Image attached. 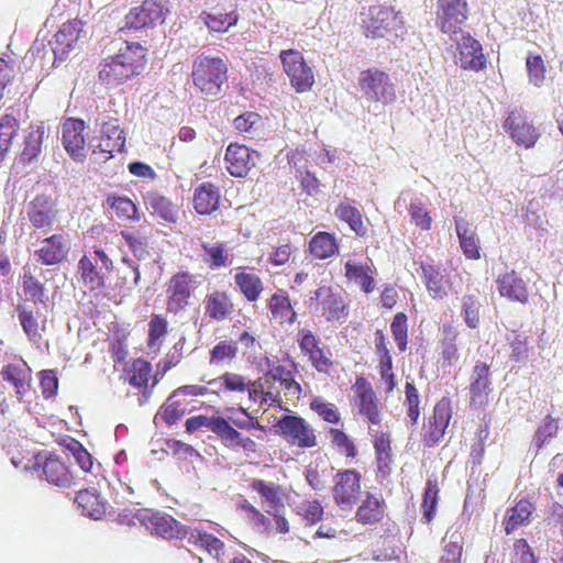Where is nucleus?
I'll list each match as a JSON object with an SVG mask.
<instances>
[{
    "label": "nucleus",
    "mask_w": 563,
    "mask_h": 563,
    "mask_svg": "<svg viewBox=\"0 0 563 563\" xmlns=\"http://www.w3.org/2000/svg\"><path fill=\"white\" fill-rule=\"evenodd\" d=\"M147 63V48L137 42L125 41L112 56L99 65V79L108 85H120L139 76Z\"/></svg>",
    "instance_id": "1"
},
{
    "label": "nucleus",
    "mask_w": 563,
    "mask_h": 563,
    "mask_svg": "<svg viewBox=\"0 0 563 563\" xmlns=\"http://www.w3.org/2000/svg\"><path fill=\"white\" fill-rule=\"evenodd\" d=\"M228 66L220 57L198 56L192 64V82L206 96H218L227 81Z\"/></svg>",
    "instance_id": "2"
},
{
    "label": "nucleus",
    "mask_w": 563,
    "mask_h": 563,
    "mask_svg": "<svg viewBox=\"0 0 563 563\" xmlns=\"http://www.w3.org/2000/svg\"><path fill=\"white\" fill-rule=\"evenodd\" d=\"M300 355L318 373L329 375L334 366L331 350L310 329H299L296 339Z\"/></svg>",
    "instance_id": "3"
},
{
    "label": "nucleus",
    "mask_w": 563,
    "mask_h": 563,
    "mask_svg": "<svg viewBox=\"0 0 563 563\" xmlns=\"http://www.w3.org/2000/svg\"><path fill=\"white\" fill-rule=\"evenodd\" d=\"M165 287L166 312L176 316L190 305L198 282L192 273L181 269L170 276Z\"/></svg>",
    "instance_id": "4"
},
{
    "label": "nucleus",
    "mask_w": 563,
    "mask_h": 563,
    "mask_svg": "<svg viewBox=\"0 0 563 563\" xmlns=\"http://www.w3.org/2000/svg\"><path fill=\"white\" fill-rule=\"evenodd\" d=\"M358 86L369 101L390 104L396 100V89L390 76L376 67L360 73Z\"/></svg>",
    "instance_id": "5"
},
{
    "label": "nucleus",
    "mask_w": 563,
    "mask_h": 563,
    "mask_svg": "<svg viewBox=\"0 0 563 563\" xmlns=\"http://www.w3.org/2000/svg\"><path fill=\"white\" fill-rule=\"evenodd\" d=\"M453 416L451 399L442 397L427 417L421 427V442L424 448L431 449L438 445L443 439Z\"/></svg>",
    "instance_id": "6"
},
{
    "label": "nucleus",
    "mask_w": 563,
    "mask_h": 563,
    "mask_svg": "<svg viewBox=\"0 0 563 563\" xmlns=\"http://www.w3.org/2000/svg\"><path fill=\"white\" fill-rule=\"evenodd\" d=\"M135 517L151 534L165 540H183L188 536V528L166 512L140 509Z\"/></svg>",
    "instance_id": "7"
},
{
    "label": "nucleus",
    "mask_w": 563,
    "mask_h": 563,
    "mask_svg": "<svg viewBox=\"0 0 563 563\" xmlns=\"http://www.w3.org/2000/svg\"><path fill=\"white\" fill-rule=\"evenodd\" d=\"M362 494V474L355 468L340 470L333 477L332 497L343 511H351Z\"/></svg>",
    "instance_id": "8"
},
{
    "label": "nucleus",
    "mask_w": 563,
    "mask_h": 563,
    "mask_svg": "<svg viewBox=\"0 0 563 563\" xmlns=\"http://www.w3.org/2000/svg\"><path fill=\"white\" fill-rule=\"evenodd\" d=\"M275 427L289 445L306 450L318 444L316 430L300 416L285 415L279 418Z\"/></svg>",
    "instance_id": "9"
},
{
    "label": "nucleus",
    "mask_w": 563,
    "mask_h": 563,
    "mask_svg": "<svg viewBox=\"0 0 563 563\" xmlns=\"http://www.w3.org/2000/svg\"><path fill=\"white\" fill-rule=\"evenodd\" d=\"M352 406L356 409L357 415L371 424H380L383 421V405L372 384L364 376H358L352 386Z\"/></svg>",
    "instance_id": "10"
},
{
    "label": "nucleus",
    "mask_w": 563,
    "mask_h": 563,
    "mask_svg": "<svg viewBox=\"0 0 563 563\" xmlns=\"http://www.w3.org/2000/svg\"><path fill=\"white\" fill-rule=\"evenodd\" d=\"M279 58L296 92L303 93L311 90L314 84V74L303 55L297 49H283L279 53Z\"/></svg>",
    "instance_id": "11"
},
{
    "label": "nucleus",
    "mask_w": 563,
    "mask_h": 563,
    "mask_svg": "<svg viewBox=\"0 0 563 563\" xmlns=\"http://www.w3.org/2000/svg\"><path fill=\"white\" fill-rule=\"evenodd\" d=\"M435 25L451 37L462 31L470 15L467 0H437Z\"/></svg>",
    "instance_id": "12"
},
{
    "label": "nucleus",
    "mask_w": 563,
    "mask_h": 563,
    "mask_svg": "<svg viewBox=\"0 0 563 563\" xmlns=\"http://www.w3.org/2000/svg\"><path fill=\"white\" fill-rule=\"evenodd\" d=\"M503 128L517 145L525 148L533 147L541 136L539 129L534 126L522 109L510 111Z\"/></svg>",
    "instance_id": "13"
},
{
    "label": "nucleus",
    "mask_w": 563,
    "mask_h": 563,
    "mask_svg": "<svg viewBox=\"0 0 563 563\" xmlns=\"http://www.w3.org/2000/svg\"><path fill=\"white\" fill-rule=\"evenodd\" d=\"M317 310L328 322H342L349 316V303L345 298L331 287L321 286L314 291Z\"/></svg>",
    "instance_id": "14"
},
{
    "label": "nucleus",
    "mask_w": 563,
    "mask_h": 563,
    "mask_svg": "<svg viewBox=\"0 0 563 563\" xmlns=\"http://www.w3.org/2000/svg\"><path fill=\"white\" fill-rule=\"evenodd\" d=\"M492 391L490 366L485 362H477L470 378V407L477 410L488 406Z\"/></svg>",
    "instance_id": "15"
},
{
    "label": "nucleus",
    "mask_w": 563,
    "mask_h": 563,
    "mask_svg": "<svg viewBox=\"0 0 563 563\" xmlns=\"http://www.w3.org/2000/svg\"><path fill=\"white\" fill-rule=\"evenodd\" d=\"M85 129V121L76 118L66 119L62 126V142L65 151L76 162H82L87 155Z\"/></svg>",
    "instance_id": "16"
},
{
    "label": "nucleus",
    "mask_w": 563,
    "mask_h": 563,
    "mask_svg": "<svg viewBox=\"0 0 563 563\" xmlns=\"http://www.w3.org/2000/svg\"><path fill=\"white\" fill-rule=\"evenodd\" d=\"M164 7L156 0H144L140 7L132 8L124 19L120 30H140L164 21Z\"/></svg>",
    "instance_id": "17"
},
{
    "label": "nucleus",
    "mask_w": 563,
    "mask_h": 563,
    "mask_svg": "<svg viewBox=\"0 0 563 563\" xmlns=\"http://www.w3.org/2000/svg\"><path fill=\"white\" fill-rule=\"evenodd\" d=\"M362 26L367 37L380 38L386 36L395 22V13L390 7L372 5L362 13Z\"/></svg>",
    "instance_id": "18"
},
{
    "label": "nucleus",
    "mask_w": 563,
    "mask_h": 563,
    "mask_svg": "<svg viewBox=\"0 0 563 563\" xmlns=\"http://www.w3.org/2000/svg\"><path fill=\"white\" fill-rule=\"evenodd\" d=\"M81 32L82 22L78 19L68 20L62 24L49 42L55 59L65 60L69 56L70 52L77 47Z\"/></svg>",
    "instance_id": "19"
},
{
    "label": "nucleus",
    "mask_w": 563,
    "mask_h": 563,
    "mask_svg": "<svg viewBox=\"0 0 563 563\" xmlns=\"http://www.w3.org/2000/svg\"><path fill=\"white\" fill-rule=\"evenodd\" d=\"M33 468H41L45 479L55 486L69 487L73 483V475L68 466L54 454H37Z\"/></svg>",
    "instance_id": "20"
},
{
    "label": "nucleus",
    "mask_w": 563,
    "mask_h": 563,
    "mask_svg": "<svg viewBox=\"0 0 563 563\" xmlns=\"http://www.w3.org/2000/svg\"><path fill=\"white\" fill-rule=\"evenodd\" d=\"M125 145V133L117 119H111L102 124L99 144L93 150V155H99L102 161H108L113 153L122 152Z\"/></svg>",
    "instance_id": "21"
},
{
    "label": "nucleus",
    "mask_w": 563,
    "mask_h": 563,
    "mask_svg": "<svg viewBox=\"0 0 563 563\" xmlns=\"http://www.w3.org/2000/svg\"><path fill=\"white\" fill-rule=\"evenodd\" d=\"M457 58L463 69L481 71L486 67L487 59L482 44L470 33L463 34L457 42Z\"/></svg>",
    "instance_id": "22"
},
{
    "label": "nucleus",
    "mask_w": 563,
    "mask_h": 563,
    "mask_svg": "<svg viewBox=\"0 0 563 563\" xmlns=\"http://www.w3.org/2000/svg\"><path fill=\"white\" fill-rule=\"evenodd\" d=\"M69 250L67 236L63 233H54L41 242V246L35 251V256L43 265L53 266L63 263L67 258Z\"/></svg>",
    "instance_id": "23"
},
{
    "label": "nucleus",
    "mask_w": 563,
    "mask_h": 563,
    "mask_svg": "<svg viewBox=\"0 0 563 563\" xmlns=\"http://www.w3.org/2000/svg\"><path fill=\"white\" fill-rule=\"evenodd\" d=\"M26 214L35 229H49L56 222L58 211L49 197L38 195L27 205Z\"/></svg>",
    "instance_id": "24"
},
{
    "label": "nucleus",
    "mask_w": 563,
    "mask_h": 563,
    "mask_svg": "<svg viewBox=\"0 0 563 563\" xmlns=\"http://www.w3.org/2000/svg\"><path fill=\"white\" fill-rule=\"evenodd\" d=\"M2 379L13 386L16 398L21 401L31 390L32 369L24 361L9 363L1 368Z\"/></svg>",
    "instance_id": "25"
},
{
    "label": "nucleus",
    "mask_w": 563,
    "mask_h": 563,
    "mask_svg": "<svg viewBox=\"0 0 563 563\" xmlns=\"http://www.w3.org/2000/svg\"><path fill=\"white\" fill-rule=\"evenodd\" d=\"M386 500L382 494L366 493L355 512V520L362 526H375L383 521L386 515Z\"/></svg>",
    "instance_id": "26"
},
{
    "label": "nucleus",
    "mask_w": 563,
    "mask_h": 563,
    "mask_svg": "<svg viewBox=\"0 0 563 563\" xmlns=\"http://www.w3.org/2000/svg\"><path fill=\"white\" fill-rule=\"evenodd\" d=\"M496 285L501 297L522 305L529 302L527 283L515 269L500 274L496 279Z\"/></svg>",
    "instance_id": "27"
},
{
    "label": "nucleus",
    "mask_w": 563,
    "mask_h": 563,
    "mask_svg": "<svg viewBox=\"0 0 563 563\" xmlns=\"http://www.w3.org/2000/svg\"><path fill=\"white\" fill-rule=\"evenodd\" d=\"M205 316L216 322L229 319L234 312V303L225 290L209 291L202 301Z\"/></svg>",
    "instance_id": "28"
},
{
    "label": "nucleus",
    "mask_w": 563,
    "mask_h": 563,
    "mask_svg": "<svg viewBox=\"0 0 563 563\" xmlns=\"http://www.w3.org/2000/svg\"><path fill=\"white\" fill-rule=\"evenodd\" d=\"M224 161L229 174L233 177H245L255 166L251 150L239 143L229 144Z\"/></svg>",
    "instance_id": "29"
},
{
    "label": "nucleus",
    "mask_w": 563,
    "mask_h": 563,
    "mask_svg": "<svg viewBox=\"0 0 563 563\" xmlns=\"http://www.w3.org/2000/svg\"><path fill=\"white\" fill-rule=\"evenodd\" d=\"M217 438L222 445L231 450H241L245 454H254L258 451L256 442L235 429L225 418L222 419Z\"/></svg>",
    "instance_id": "30"
},
{
    "label": "nucleus",
    "mask_w": 563,
    "mask_h": 563,
    "mask_svg": "<svg viewBox=\"0 0 563 563\" xmlns=\"http://www.w3.org/2000/svg\"><path fill=\"white\" fill-rule=\"evenodd\" d=\"M421 278L428 294L433 299H443L448 296L451 282L440 267L430 263H420Z\"/></svg>",
    "instance_id": "31"
},
{
    "label": "nucleus",
    "mask_w": 563,
    "mask_h": 563,
    "mask_svg": "<svg viewBox=\"0 0 563 563\" xmlns=\"http://www.w3.org/2000/svg\"><path fill=\"white\" fill-rule=\"evenodd\" d=\"M220 199L219 186L210 181L201 183L194 190V209L201 216H209L218 210Z\"/></svg>",
    "instance_id": "32"
},
{
    "label": "nucleus",
    "mask_w": 563,
    "mask_h": 563,
    "mask_svg": "<svg viewBox=\"0 0 563 563\" xmlns=\"http://www.w3.org/2000/svg\"><path fill=\"white\" fill-rule=\"evenodd\" d=\"M92 255H82L78 262V274L82 285L89 291L101 290L106 287V275Z\"/></svg>",
    "instance_id": "33"
},
{
    "label": "nucleus",
    "mask_w": 563,
    "mask_h": 563,
    "mask_svg": "<svg viewBox=\"0 0 563 563\" xmlns=\"http://www.w3.org/2000/svg\"><path fill=\"white\" fill-rule=\"evenodd\" d=\"M344 271L346 279L358 286L365 294L374 291L376 271L372 265L347 260L344 264Z\"/></svg>",
    "instance_id": "34"
},
{
    "label": "nucleus",
    "mask_w": 563,
    "mask_h": 563,
    "mask_svg": "<svg viewBox=\"0 0 563 563\" xmlns=\"http://www.w3.org/2000/svg\"><path fill=\"white\" fill-rule=\"evenodd\" d=\"M267 308L273 320L279 324H294L298 314L295 311L288 294L284 289L275 291L267 302Z\"/></svg>",
    "instance_id": "35"
},
{
    "label": "nucleus",
    "mask_w": 563,
    "mask_h": 563,
    "mask_svg": "<svg viewBox=\"0 0 563 563\" xmlns=\"http://www.w3.org/2000/svg\"><path fill=\"white\" fill-rule=\"evenodd\" d=\"M234 283L240 294L249 301L255 302L264 291L262 278L246 267H238L234 274Z\"/></svg>",
    "instance_id": "36"
},
{
    "label": "nucleus",
    "mask_w": 563,
    "mask_h": 563,
    "mask_svg": "<svg viewBox=\"0 0 563 563\" xmlns=\"http://www.w3.org/2000/svg\"><path fill=\"white\" fill-rule=\"evenodd\" d=\"M536 510L534 504L527 498L519 499L510 507L504 518V529L506 534H511L522 526H527Z\"/></svg>",
    "instance_id": "37"
},
{
    "label": "nucleus",
    "mask_w": 563,
    "mask_h": 563,
    "mask_svg": "<svg viewBox=\"0 0 563 563\" xmlns=\"http://www.w3.org/2000/svg\"><path fill=\"white\" fill-rule=\"evenodd\" d=\"M455 229L463 254L468 260H478L481 253L475 230L462 218L455 219Z\"/></svg>",
    "instance_id": "38"
},
{
    "label": "nucleus",
    "mask_w": 563,
    "mask_h": 563,
    "mask_svg": "<svg viewBox=\"0 0 563 563\" xmlns=\"http://www.w3.org/2000/svg\"><path fill=\"white\" fill-rule=\"evenodd\" d=\"M45 134L43 124H31L24 137V146L20 154V161L29 164L36 159L42 152V143Z\"/></svg>",
    "instance_id": "39"
},
{
    "label": "nucleus",
    "mask_w": 563,
    "mask_h": 563,
    "mask_svg": "<svg viewBox=\"0 0 563 563\" xmlns=\"http://www.w3.org/2000/svg\"><path fill=\"white\" fill-rule=\"evenodd\" d=\"M265 377L273 382H278L285 394L292 398H299L301 394V386L295 379L294 372L280 364H273L269 366Z\"/></svg>",
    "instance_id": "40"
},
{
    "label": "nucleus",
    "mask_w": 563,
    "mask_h": 563,
    "mask_svg": "<svg viewBox=\"0 0 563 563\" xmlns=\"http://www.w3.org/2000/svg\"><path fill=\"white\" fill-rule=\"evenodd\" d=\"M152 377V365L143 358H136L132 362L129 371V383L137 388L145 397L152 394L153 384L148 386Z\"/></svg>",
    "instance_id": "41"
},
{
    "label": "nucleus",
    "mask_w": 563,
    "mask_h": 563,
    "mask_svg": "<svg viewBox=\"0 0 563 563\" xmlns=\"http://www.w3.org/2000/svg\"><path fill=\"white\" fill-rule=\"evenodd\" d=\"M36 266L24 265L22 275V289L24 295L33 303H44L47 299L44 284L37 278Z\"/></svg>",
    "instance_id": "42"
},
{
    "label": "nucleus",
    "mask_w": 563,
    "mask_h": 563,
    "mask_svg": "<svg viewBox=\"0 0 563 563\" xmlns=\"http://www.w3.org/2000/svg\"><path fill=\"white\" fill-rule=\"evenodd\" d=\"M75 501L82 515L95 520L101 519L106 514L104 503L100 499V496L95 488L79 490Z\"/></svg>",
    "instance_id": "43"
},
{
    "label": "nucleus",
    "mask_w": 563,
    "mask_h": 563,
    "mask_svg": "<svg viewBox=\"0 0 563 563\" xmlns=\"http://www.w3.org/2000/svg\"><path fill=\"white\" fill-rule=\"evenodd\" d=\"M309 252L318 260H327L339 252V243L333 233L320 231L309 241Z\"/></svg>",
    "instance_id": "44"
},
{
    "label": "nucleus",
    "mask_w": 563,
    "mask_h": 563,
    "mask_svg": "<svg viewBox=\"0 0 563 563\" xmlns=\"http://www.w3.org/2000/svg\"><path fill=\"white\" fill-rule=\"evenodd\" d=\"M188 542L192 545L200 547L206 550L210 555L220 559L224 553V543L216 536L208 533L202 529L188 528Z\"/></svg>",
    "instance_id": "45"
},
{
    "label": "nucleus",
    "mask_w": 563,
    "mask_h": 563,
    "mask_svg": "<svg viewBox=\"0 0 563 563\" xmlns=\"http://www.w3.org/2000/svg\"><path fill=\"white\" fill-rule=\"evenodd\" d=\"M16 310L20 324L27 339L33 343H40L42 341L41 331L45 329L46 320L43 319L41 324L38 313L29 307L19 305Z\"/></svg>",
    "instance_id": "46"
},
{
    "label": "nucleus",
    "mask_w": 563,
    "mask_h": 563,
    "mask_svg": "<svg viewBox=\"0 0 563 563\" xmlns=\"http://www.w3.org/2000/svg\"><path fill=\"white\" fill-rule=\"evenodd\" d=\"M267 383L268 379L266 377L249 380V388L246 389L249 399L258 404L262 408L265 406L280 407L283 399L280 398L279 391H264Z\"/></svg>",
    "instance_id": "47"
},
{
    "label": "nucleus",
    "mask_w": 563,
    "mask_h": 563,
    "mask_svg": "<svg viewBox=\"0 0 563 563\" xmlns=\"http://www.w3.org/2000/svg\"><path fill=\"white\" fill-rule=\"evenodd\" d=\"M200 19L210 32L225 33L236 25L240 15L235 10L225 13L203 11Z\"/></svg>",
    "instance_id": "48"
},
{
    "label": "nucleus",
    "mask_w": 563,
    "mask_h": 563,
    "mask_svg": "<svg viewBox=\"0 0 563 563\" xmlns=\"http://www.w3.org/2000/svg\"><path fill=\"white\" fill-rule=\"evenodd\" d=\"M439 482L437 476L429 477L422 496L421 509L423 523L429 525L435 517L437 506L439 503Z\"/></svg>",
    "instance_id": "49"
},
{
    "label": "nucleus",
    "mask_w": 563,
    "mask_h": 563,
    "mask_svg": "<svg viewBox=\"0 0 563 563\" xmlns=\"http://www.w3.org/2000/svg\"><path fill=\"white\" fill-rule=\"evenodd\" d=\"M327 434L332 449L338 454L346 459H355L357 456L358 450L353 438L342 429L331 427L329 428Z\"/></svg>",
    "instance_id": "50"
},
{
    "label": "nucleus",
    "mask_w": 563,
    "mask_h": 563,
    "mask_svg": "<svg viewBox=\"0 0 563 563\" xmlns=\"http://www.w3.org/2000/svg\"><path fill=\"white\" fill-rule=\"evenodd\" d=\"M249 380L250 379L241 374L225 372L219 377L210 379L208 385L219 386L217 395H220L221 393L244 394L249 388Z\"/></svg>",
    "instance_id": "51"
},
{
    "label": "nucleus",
    "mask_w": 563,
    "mask_h": 563,
    "mask_svg": "<svg viewBox=\"0 0 563 563\" xmlns=\"http://www.w3.org/2000/svg\"><path fill=\"white\" fill-rule=\"evenodd\" d=\"M335 216L349 224L350 229L358 236H365L367 229L363 223L362 213L349 201H342L335 209Z\"/></svg>",
    "instance_id": "52"
},
{
    "label": "nucleus",
    "mask_w": 563,
    "mask_h": 563,
    "mask_svg": "<svg viewBox=\"0 0 563 563\" xmlns=\"http://www.w3.org/2000/svg\"><path fill=\"white\" fill-rule=\"evenodd\" d=\"M145 202L152 210L153 214L167 222L176 221L178 210L176 206L166 197L157 192H152L147 195Z\"/></svg>",
    "instance_id": "53"
},
{
    "label": "nucleus",
    "mask_w": 563,
    "mask_h": 563,
    "mask_svg": "<svg viewBox=\"0 0 563 563\" xmlns=\"http://www.w3.org/2000/svg\"><path fill=\"white\" fill-rule=\"evenodd\" d=\"M250 488L260 494L272 509H278L283 506L282 487L279 485L260 478H252L250 481Z\"/></svg>",
    "instance_id": "54"
},
{
    "label": "nucleus",
    "mask_w": 563,
    "mask_h": 563,
    "mask_svg": "<svg viewBox=\"0 0 563 563\" xmlns=\"http://www.w3.org/2000/svg\"><path fill=\"white\" fill-rule=\"evenodd\" d=\"M188 402L176 395V389L169 395L166 402L161 407V416L166 424L173 426L187 412Z\"/></svg>",
    "instance_id": "55"
},
{
    "label": "nucleus",
    "mask_w": 563,
    "mask_h": 563,
    "mask_svg": "<svg viewBox=\"0 0 563 563\" xmlns=\"http://www.w3.org/2000/svg\"><path fill=\"white\" fill-rule=\"evenodd\" d=\"M442 332L441 358L443 364L452 365L459 358V349L456 344L459 332L452 323H444Z\"/></svg>",
    "instance_id": "56"
},
{
    "label": "nucleus",
    "mask_w": 563,
    "mask_h": 563,
    "mask_svg": "<svg viewBox=\"0 0 563 563\" xmlns=\"http://www.w3.org/2000/svg\"><path fill=\"white\" fill-rule=\"evenodd\" d=\"M506 339L510 349L509 360L514 363L526 362L531 350L529 336L523 332L511 331Z\"/></svg>",
    "instance_id": "57"
},
{
    "label": "nucleus",
    "mask_w": 563,
    "mask_h": 563,
    "mask_svg": "<svg viewBox=\"0 0 563 563\" xmlns=\"http://www.w3.org/2000/svg\"><path fill=\"white\" fill-rule=\"evenodd\" d=\"M201 249L205 252L202 261L210 269H219L229 265V254L222 242L213 244L202 242Z\"/></svg>",
    "instance_id": "58"
},
{
    "label": "nucleus",
    "mask_w": 563,
    "mask_h": 563,
    "mask_svg": "<svg viewBox=\"0 0 563 563\" xmlns=\"http://www.w3.org/2000/svg\"><path fill=\"white\" fill-rule=\"evenodd\" d=\"M309 407L321 420L329 424H339L341 422V412L338 406L321 396L313 397L310 400Z\"/></svg>",
    "instance_id": "59"
},
{
    "label": "nucleus",
    "mask_w": 563,
    "mask_h": 563,
    "mask_svg": "<svg viewBox=\"0 0 563 563\" xmlns=\"http://www.w3.org/2000/svg\"><path fill=\"white\" fill-rule=\"evenodd\" d=\"M121 236L137 260H144L150 255V240L146 234H142L140 231L123 230Z\"/></svg>",
    "instance_id": "60"
},
{
    "label": "nucleus",
    "mask_w": 563,
    "mask_h": 563,
    "mask_svg": "<svg viewBox=\"0 0 563 563\" xmlns=\"http://www.w3.org/2000/svg\"><path fill=\"white\" fill-rule=\"evenodd\" d=\"M238 343L233 340H223L218 342L210 350V364L212 365H221L224 363H230L238 355Z\"/></svg>",
    "instance_id": "61"
},
{
    "label": "nucleus",
    "mask_w": 563,
    "mask_h": 563,
    "mask_svg": "<svg viewBox=\"0 0 563 563\" xmlns=\"http://www.w3.org/2000/svg\"><path fill=\"white\" fill-rule=\"evenodd\" d=\"M107 203L115 211L117 217L126 220H139V211L135 203L128 197L109 195Z\"/></svg>",
    "instance_id": "62"
},
{
    "label": "nucleus",
    "mask_w": 563,
    "mask_h": 563,
    "mask_svg": "<svg viewBox=\"0 0 563 563\" xmlns=\"http://www.w3.org/2000/svg\"><path fill=\"white\" fill-rule=\"evenodd\" d=\"M238 411H240L244 417L232 419V426L238 430L244 431H256L254 437L258 440H264L267 434L266 426L260 423L256 417H253L249 410L244 407H239Z\"/></svg>",
    "instance_id": "63"
},
{
    "label": "nucleus",
    "mask_w": 563,
    "mask_h": 563,
    "mask_svg": "<svg viewBox=\"0 0 563 563\" xmlns=\"http://www.w3.org/2000/svg\"><path fill=\"white\" fill-rule=\"evenodd\" d=\"M168 332V322L162 314L154 313L148 322L147 346L158 350L162 339Z\"/></svg>",
    "instance_id": "64"
}]
</instances>
